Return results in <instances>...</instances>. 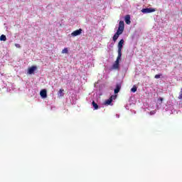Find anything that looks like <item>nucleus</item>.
Instances as JSON below:
<instances>
[{"instance_id":"1","label":"nucleus","mask_w":182,"mask_h":182,"mask_svg":"<svg viewBox=\"0 0 182 182\" xmlns=\"http://www.w3.org/2000/svg\"><path fill=\"white\" fill-rule=\"evenodd\" d=\"M124 31V21H120L119 23L118 29H117V32L115 33V34L112 37V41L116 42V41H117V39H119V36H120V35H122V33H123Z\"/></svg>"},{"instance_id":"2","label":"nucleus","mask_w":182,"mask_h":182,"mask_svg":"<svg viewBox=\"0 0 182 182\" xmlns=\"http://www.w3.org/2000/svg\"><path fill=\"white\" fill-rule=\"evenodd\" d=\"M122 59V55L118 54L117 60H115L114 63L112 65V69L119 70L120 68V60Z\"/></svg>"},{"instance_id":"3","label":"nucleus","mask_w":182,"mask_h":182,"mask_svg":"<svg viewBox=\"0 0 182 182\" xmlns=\"http://www.w3.org/2000/svg\"><path fill=\"white\" fill-rule=\"evenodd\" d=\"M124 43V40L121 39L118 43V55H122V50L123 49V45Z\"/></svg>"},{"instance_id":"4","label":"nucleus","mask_w":182,"mask_h":182,"mask_svg":"<svg viewBox=\"0 0 182 182\" xmlns=\"http://www.w3.org/2000/svg\"><path fill=\"white\" fill-rule=\"evenodd\" d=\"M141 12H142V14H151V12H156V9H153V8L142 9L141 10Z\"/></svg>"},{"instance_id":"5","label":"nucleus","mask_w":182,"mask_h":182,"mask_svg":"<svg viewBox=\"0 0 182 182\" xmlns=\"http://www.w3.org/2000/svg\"><path fill=\"white\" fill-rule=\"evenodd\" d=\"M36 70H38V67H36V65H33L28 68V74L33 75V73H35Z\"/></svg>"},{"instance_id":"6","label":"nucleus","mask_w":182,"mask_h":182,"mask_svg":"<svg viewBox=\"0 0 182 182\" xmlns=\"http://www.w3.org/2000/svg\"><path fill=\"white\" fill-rule=\"evenodd\" d=\"M82 32H83V30L82 28H79L78 30H75L72 33H71V36H79V35H81Z\"/></svg>"},{"instance_id":"7","label":"nucleus","mask_w":182,"mask_h":182,"mask_svg":"<svg viewBox=\"0 0 182 182\" xmlns=\"http://www.w3.org/2000/svg\"><path fill=\"white\" fill-rule=\"evenodd\" d=\"M40 95H41V97H43V99L48 97V94H47L46 90H42L40 92Z\"/></svg>"},{"instance_id":"8","label":"nucleus","mask_w":182,"mask_h":182,"mask_svg":"<svg viewBox=\"0 0 182 182\" xmlns=\"http://www.w3.org/2000/svg\"><path fill=\"white\" fill-rule=\"evenodd\" d=\"M120 89H122V85L117 84L116 88L114 89V93L115 95L119 93L120 92Z\"/></svg>"},{"instance_id":"9","label":"nucleus","mask_w":182,"mask_h":182,"mask_svg":"<svg viewBox=\"0 0 182 182\" xmlns=\"http://www.w3.org/2000/svg\"><path fill=\"white\" fill-rule=\"evenodd\" d=\"M64 92H65V90L60 89V90L58 92V97H63V96H65Z\"/></svg>"},{"instance_id":"10","label":"nucleus","mask_w":182,"mask_h":182,"mask_svg":"<svg viewBox=\"0 0 182 182\" xmlns=\"http://www.w3.org/2000/svg\"><path fill=\"white\" fill-rule=\"evenodd\" d=\"M125 22L127 25H130V23H132V21H130V15H127L125 16Z\"/></svg>"},{"instance_id":"11","label":"nucleus","mask_w":182,"mask_h":182,"mask_svg":"<svg viewBox=\"0 0 182 182\" xmlns=\"http://www.w3.org/2000/svg\"><path fill=\"white\" fill-rule=\"evenodd\" d=\"M112 102H113V96H111L109 97V99L107 100L105 102V105H112Z\"/></svg>"},{"instance_id":"12","label":"nucleus","mask_w":182,"mask_h":182,"mask_svg":"<svg viewBox=\"0 0 182 182\" xmlns=\"http://www.w3.org/2000/svg\"><path fill=\"white\" fill-rule=\"evenodd\" d=\"M92 106L95 110H97V109H99V105H97V104L95 103V101H92Z\"/></svg>"},{"instance_id":"13","label":"nucleus","mask_w":182,"mask_h":182,"mask_svg":"<svg viewBox=\"0 0 182 182\" xmlns=\"http://www.w3.org/2000/svg\"><path fill=\"white\" fill-rule=\"evenodd\" d=\"M0 41H3L4 42H5V41H6V36L2 34V35L0 36Z\"/></svg>"},{"instance_id":"14","label":"nucleus","mask_w":182,"mask_h":182,"mask_svg":"<svg viewBox=\"0 0 182 182\" xmlns=\"http://www.w3.org/2000/svg\"><path fill=\"white\" fill-rule=\"evenodd\" d=\"M131 92H132L133 93H136V92H137V87L136 86H134L132 89H131Z\"/></svg>"},{"instance_id":"15","label":"nucleus","mask_w":182,"mask_h":182,"mask_svg":"<svg viewBox=\"0 0 182 182\" xmlns=\"http://www.w3.org/2000/svg\"><path fill=\"white\" fill-rule=\"evenodd\" d=\"M62 53H69V50H68V48H64L62 50Z\"/></svg>"},{"instance_id":"16","label":"nucleus","mask_w":182,"mask_h":182,"mask_svg":"<svg viewBox=\"0 0 182 182\" xmlns=\"http://www.w3.org/2000/svg\"><path fill=\"white\" fill-rule=\"evenodd\" d=\"M178 99H179L180 100H182V88L181 90V92H179V96H178Z\"/></svg>"},{"instance_id":"17","label":"nucleus","mask_w":182,"mask_h":182,"mask_svg":"<svg viewBox=\"0 0 182 182\" xmlns=\"http://www.w3.org/2000/svg\"><path fill=\"white\" fill-rule=\"evenodd\" d=\"M150 116H153V114H156V110H152L149 112Z\"/></svg>"},{"instance_id":"18","label":"nucleus","mask_w":182,"mask_h":182,"mask_svg":"<svg viewBox=\"0 0 182 182\" xmlns=\"http://www.w3.org/2000/svg\"><path fill=\"white\" fill-rule=\"evenodd\" d=\"M161 76V74H158L154 76L155 79H160V77Z\"/></svg>"},{"instance_id":"19","label":"nucleus","mask_w":182,"mask_h":182,"mask_svg":"<svg viewBox=\"0 0 182 182\" xmlns=\"http://www.w3.org/2000/svg\"><path fill=\"white\" fill-rule=\"evenodd\" d=\"M15 47L16 48H21V45L18 44V43H16L15 44Z\"/></svg>"},{"instance_id":"20","label":"nucleus","mask_w":182,"mask_h":182,"mask_svg":"<svg viewBox=\"0 0 182 182\" xmlns=\"http://www.w3.org/2000/svg\"><path fill=\"white\" fill-rule=\"evenodd\" d=\"M159 100H160L161 103H163L164 99H163V97H159Z\"/></svg>"},{"instance_id":"21","label":"nucleus","mask_w":182,"mask_h":182,"mask_svg":"<svg viewBox=\"0 0 182 182\" xmlns=\"http://www.w3.org/2000/svg\"><path fill=\"white\" fill-rule=\"evenodd\" d=\"M116 97H117L116 95L115 96L112 95V99H116Z\"/></svg>"}]
</instances>
